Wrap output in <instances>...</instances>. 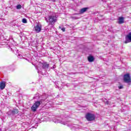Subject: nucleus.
I'll use <instances>...</instances> for the list:
<instances>
[{
  "label": "nucleus",
  "mask_w": 131,
  "mask_h": 131,
  "mask_svg": "<svg viewBox=\"0 0 131 131\" xmlns=\"http://www.w3.org/2000/svg\"><path fill=\"white\" fill-rule=\"evenodd\" d=\"M105 104L106 105H109V101H106L105 102Z\"/></svg>",
  "instance_id": "19"
},
{
  "label": "nucleus",
  "mask_w": 131,
  "mask_h": 131,
  "mask_svg": "<svg viewBox=\"0 0 131 131\" xmlns=\"http://www.w3.org/2000/svg\"><path fill=\"white\" fill-rule=\"evenodd\" d=\"M5 88H6V82H1L0 83V90H4Z\"/></svg>",
  "instance_id": "12"
},
{
  "label": "nucleus",
  "mask_w": 131,
  "mask_h": 131,
  "mask_svg": "<svg viewBox=\"0 0 131 131\" xmlns=\"http://www.w3.org/2000/svg\"><path fill=\"white\" fill-rule=\"evenodd\" d=\"M118 23L119 24H123V23H124V18L123 16L119 17Z\"/></svg>",
  "instance_id": "10"
},
{
  "label": "nucleus",
  "mask_w": 131,
  "mask_h": 131,
  "mask_svg": "<svg viewBox=\"0 0 131 131\" xmlns=\"http://www.w3.org/2000/svg\"><path fill=\"white\" fill-rule=\"evenodd\" d=\"M40 66H41L42 69L44 70H47L49 68L50 64H48L47 62H42L40 63Z\"/></svg>",
  "instance_id": "6"
},
{
  "label": "nucleus",
  "mask_w": 131,
  "mask_h": 131,
  "mask_svg": "<svg viewBox=\"0 0 131 131\" xmlns=\"http://www.w3.org/2000/svg\"><path fill=\"white\" fill-rule=\"evenodd\" d=\"M17 57L18 58H20V59H22V58H23V56H22L21 54H18Z\"/></svg>",
  "instance_id": "18"
},
{
  "label": "nucleus",
  "mask_w": 131,
  "mask_h": 131,
  "mask_svg": "<svg viewBox=\"0 0 131 131\" xmlns=\"http://www.w3.org/2000/svg\"><path fill=\"white\" fill-rule=\"evenodd\" d=\"M53 122H55V123H61V124H64V125H66V124H67V123L66 122L58 120L57 119H53Z\"/></svg>",
  "instance_id": "7"
},
{
  "label": "nucleus",
  "mask_w": 131,
  "mask_h": 131,
  "mask_svg": "<svg viewBox=\"0 0 131 131\" xmlns=\"http://www.w3.org/2000/svg\"><path fill=\"white\" fill-rule=\"evenodd\" d=\"M89 9V7H84L81 9L79 11L80 14H83V13H85V12H86Z\"/></svg>",
  "instance_id": "11"
},
{
  "label": "nucleus",
  "mask_w": 131,
  "mask_h": 131,
  "mask_svg": "<svg viewBox=\"0 0 131 131\" xmlns=\"http://www.w3.org/2000/svg\"><path fill=\"white\" fill-rule=\"evenodd\" d=\"M56 68V66H53L51 68V69H55Z\"/></svg>",
  "instance_id": "21"
},
{
  "label": "nucleus",
  "mask_w": 131,
  "mask_h": 131,
  "mask_svg": "<svg viewBox=\"0 0 131 131\" xmlns=\"http://www.w3.org/2000/svg\"><path fill=\"white\" fill-rule=\"evenodd\" d=\"M35 31L37 33L41 31V26L39 24H38L36 26H35Z\"/></svg>",
  "instance_id": "8"
},
{
  "label": "nucleus",
  "mask_w": 131,
  "mask_h": 131,
  "mask_svg": "<svg viewBox=\"0 0 131 131\" xmlns=\"http://www.w3.org/2000/svg\"><path fill=\"white\" fill-rule=\"evenodd\" d=\"M124 81L126 83L130 82V76L128 74L124 75Z\"/></svg>",
  "instance_id": "5"
},
{
  "label": "nucleus",
  "mask_w": 131,
  "mask_h": 131,
  "mask_svg": "<svg viewBox=\"0 0 131 131\" xmlns=\"http://www.w3.org/2000/svg\"><path fill=\"white\" fill-rule=\"evenodd\" d=\"M46 22L48 24V26H50L51 28H53L55 25V23L57 22V17L54 15L48 14L45 17Z\"/></svg>",
  "instance_id": "1"
},
{
  "label": "nucleus",
  "mask_w": 131,
  "mask_h": 131,
  "mask_svg": "<svg viewBox=\"0 0 131 131\" xmlns=\"http://www.w3.org/2000/svg\"><path fill=\"white\" fill-rule=\"evenodd\" d=\"M119 90H121V89H123V86H122V85L119 86Z\"/></svg>",
  "instance_id": "20"
},
{
  "label": "nucleus",
  "mask_w": 131,
  "mask_h": 131,
  "mask_svg": "<svg viewBox=\"0 0 131 131\" xmlns=\"http://www.w3.org/2000/svg\"><path fill=\"white\" fill-rule=\"evenodd\" d=\"M53 2H56V0H53Z\"/></svg>",
  "instance_id": "23"
},
{
  "label": "nucleus",
  "mask_w": 131,
  "mask_h": 131,
  "mask_svg": "<svg viewBox=\"0 0 131 131\" xmlns=\"http://www.w3.org/2000/svg\"><path fill=\"white\" fill-rule=\"evenodd\" d=\"M46 101V98H43L40 99V101H35L32 106L31 107V109L33 112H35L37 110V108L40 106V104H42V102Z\"/></svg>",
  "instance_id": "2"
},
{
  "label": "nucleus",
  "mask_w": 131,
  "mask_h": 131,
  "mask_svg": "<svg viewBox=\"0 0 131 131\" xmlns=\"http://www.w3.org/2000/svg\"><path fill=\"white\" fill-rule=\"evenodd\" d=\"M59 28H60V29H61V30H62V31H63V32H65V30H66L65 28H61V26H59Z\"/></svg>",
  "instance_id": "16"
},
{
  "label": "nucleus",
  "mask_w": 131,
  "mask_h": 131,
  "mask_svg": "<svg viewBox=\"0 0 131 131\" xmlns=\"http://www.w3.org/2000/svg\"><path fill=\"white\" fill-rule=\"evenodd\" d=\"M9 113H11V115H15L19 113V111L17 109H13L12 111H10Z\"/></svg>",
  "instance_id": "9"
},
{
  "label": "nucleus",
  "mask_w": 131,
  "mask_h": 131,
  "mask_svg": "<svg viewBox=\"0 0 131 131\" xmlns=\"http://www.w3.org/2000/svg\"><path fill=\"white\" fill-rule=\"evenodd\" d=\"M33 99H36V100H38L39 99V94L36 93L34 97H33Z\"/></svg>",
  "instance_id": "14"
},
{
  "label": "nucleus",
  "mask_w": 131,
  "mask_h": 131,
  "mask_svg": "<svg viewBox=\"0 0 131 131\" xmlns=\"http://www.w3.org/2000/svg\"><path fill=\"white\" fill-rule=\"evenodd\" d=\"M95 60V58H94V56H89L88 57V61L89 62H94Z\"/></svg>",
  "instance_id": "13"
},
{
  "label": "nucleus",
  "mask_w": 131,
  "mask_h": 131,
  "mask_svg": "<svg viewBox=\"0 0 131 131\" xmlns=\"http://www.w3.org/2000/svg\"><path fill=\"white\" fill-rule=\"evenodd\" d=\"M23 23H27V19L26 18H23L22 19Z\"/></svg>",
  "instance_id": "17"
},
{
  "label": "nucleus",
  "mask_w": 131,
  "mask_h": 131,
  "mask_svg": "<svg viewBox=\"0 0 131 131\" xmlns=\"http://www.w3.org/2000/svg\"><path fill=\"white\" fill-rule=\"evenodd\" d=\"M22 8V6H21V5L19 4L16 6V9L17 10H19L20 9H21Z\"/></svg>",
  "instance_id": "15"
},
{
  "label": "nucleus",
  "mask_w": 131,
  "mask_h": 131,
  "mask_svg": "<svg viewBox=\"0 0 131 131\" xmlns=\"http://www.w3.org/2000/svg\"><path fill=\"white\" fill-rule=\"evenodd\" d=\"M128 42H131V32L125 37V43H128Z\"/></svg>",
  "instance_id": "4"
},
{
  "label": "nucleus",
  "mask_w": 131,
  "mask_h": 131,
  "mask_svg": "<svg viewBox=\"0 0 131 131\" xmlns=\"http://www.w3.org/2000/svg\"><path fill=\"white\" fill-rule=\"evenodd\" d=\"M85 118L88 121H93L96 119V115L94 114L88 113L85 115Z\"/></svg>",
  "instance_id": "3"
},
{
  "label": "nucleus",
  "mask_w": 131,
  "mask_h": 131,
  "mask_svg": "<svg viewBox=\"0 0 131 131\" xmlns=\"http://www.w3.org/2000/svg\"><path fill=\"white\" fill-rule=\"evenodd\" d=\"M10 39L11 40H13L14 41V40H13V37L11 36L10 37Z\"/></svg>",
  "instance_id": "22"
}]
</instances>
